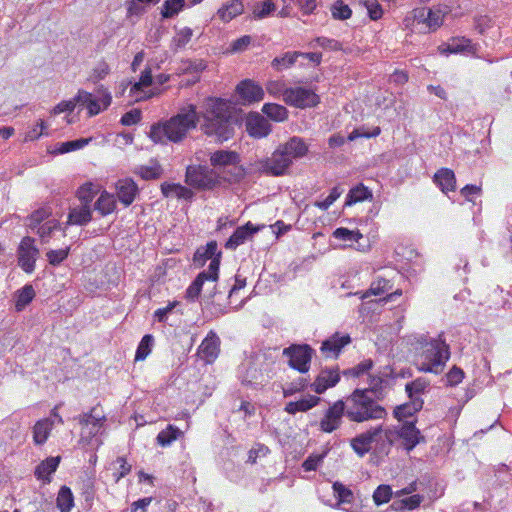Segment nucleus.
I'll return each mask as SVG.
<instances>
[{
	"instance_id": "obj_39",
	"label": "nucleus",
	"mask_w": 512,
	"mask_h": 512,
	"mask_svg": "<svg viewBox=\"0 0 512 512\" xmlns=\"http://www.w3.org/2000/svg\"><path fill=\"white\" fill-rule=\"evenodd\" d=\"M429 386V381L425 378H417L416 380L409 382L405 386V391L411 401L423 400L421 395L425 392Z\"/></svg>"
},
{
	"instance_id": "obj_51",
	"label": "nucleus",
	"mask_w": 512,
	"mask_h": 512,
	"mask_svg": "<svg viewBox=\"0 0 512 512\" xmlns=\"http://www.w3.org/2000/svg\"><path fill=\"white\" fill-rule=\"evenodd\" d=\"M299 56V52H286L283 56L274 58L271 65L278 70L281 68H289L295 64Z\"/></svg>"
},
{
	"instance_id": "obj_28",
	"label": "nucleus",
	"mask_w": 512,
	"mask_h": 512,
	"mask_svg": "<svg viewBox=\"0 0 512 512\" xmlns=\"http://www.w3.org/2000/svg\"><path fill=\"white\" fill-rule=\"evenodd\" d=\"M36 293L31 284H25L14 292L15 311L22 312L35 298Z\"/></svg>"
},
{
	"instance_id": "obj_34",
	"label": "nucleus",
	"mask_w": 512,
	"mask_h": 512,
	"mask_svg": "<svg viewBox=\"0 0 512 512\" xmlns=\"http://www.w3.org/2000/svg\"><path fill=\"white\" fill-rule=\"evenodd\" d=\"M53 422L50 419H42L36 422L33 427V440L36 445L46 442L52 429Z\"/></svg>"
},
{
	"instance_id": "obj_16",
	"label": "nucleus",
	"mask_w": 512,
	"mask_h": 512,
	"mask_svg": "<svg viewBox=\"0 0 512 512\" xmlns=\"http://www.w3.org/2000/svg\"><path fill=\"white\" fill-rule=\"evenodd\" d=\"M219 278L217 277V265L212 264L211 269L201 271L196 278L191 282L185 292V298L190 301H196L201 294L205 281L215 282Z\"/></svg>"
},
{
	"instance_id": "obj_50",
	"label": "nucleus",
	"mask_w": 512,
	"mask_h": 512,
	"mask_svg": "<svg viewBox=\"0 0 512 512\" xmlns=\"http://www.w3.org/2000/svg\"><path fill=\"white\" fill-rule=\"evenodd\" d=\"M69 254H70V246H67L64 249H58V250L50 249L46 253V257H47V260L50 265H52L53 267H57V266L61 265L68 258Z\"/></svg>"
},
{
	"instance_id": "obj_19",
	"label": "nucleus",
	"mask_w": 512,
	"mask_h": 512,
	"mask_svg": "<svg viewBox=\"0 0 512 512\" xmlns=\"http://www.w3.org/2000/svg\"><path fill=\"white\" fill-rule=\"evenodd\" d=\"M350 342L351 338L348 334L341 335L340 333H335L322 342L320 350L327 358H337L343 347Z\"/></svg>"
},
{
	"instance_id": "obj_36",
	"label": "nucleus",
	"mask_w": 512,
	"mask_h": 512,
	"mask_svg": "<svg viewBox=\"0 0 512 512\" xmlns=\"http://www.w3.org/2000/svg\"><path fill=\"white\" fill-rule=\"evenodd\" d=\"M160 0H126L127 17H140L146 13V6L156 5Z\"/></svg>"
},
{
	"instance_id": "obj_3",
	"label": "nucleus",
	"mask_w": 512,
	"mask_h": 512,
	"mask_svg": "<svg viewBox=\"0 0 512 512\" xmlns=\"http://www.w3.org/2000/svg\"><path fill=\"white\" fill-rule=\"evenodd\" d=\"M224 174V150L214 152L210 164L189 165L185 172V183L197 190H212L221 185Z\"/></svg>"
},
{
	"instance_id": "obj_5",
	"label": "nucleus",
	"mask_w": 512,
	"mask_h": 512,
	"mask_svg": "<svg viewBox=\"0 0 512 512\" xmlns=\"http://www.w3.org/2000/svg\"><path fill=\"white\" fill-rule=\"evenodd\" d=\"M384 431L387 446L393 445L398 440L400 447L407 452L412 451L421 442H425L424 436L412 421H405L398 428H387Z\"/></svg>"
},
{
	"instance_id": "obj_17",
	"label": "nucleus",
	"mask_w": 512,
	"mask_h": 512,
	"mask_svg": "<svg viewBox=\"0 0 512 512\" xmlns=\"http://www.w3.org/2000/svg\"><path fill=\"white\" fill-rule=\"evenodd\" d=\"M236 93L245 105L260 102L265 95L263 88L251 79L241 81L236 86Z\"/></svg>"
},
{
	"instance_id": "obj_55",
	"label": "nucleus",
	"mask_w": 512,
	"mask_h": 512,
	"mask_svg": "<svg viewBox=\"0 0 512 512\" xmlns=\"http://www.w3.org/2000/svg\"><path fill=\"white\" fill-rule=\"evenodd\" d=\"M275 10V4L272 0H264L254 6L253 17L263 19L269 16Z\"/></svg>"
},
{
	"instance_id": "obj_22",
	"label": "nucleus",
	"mask_w": 512,
	"mask_h": 512,
	"mask_svg": "<svg viewBox=\"0 0 512 512\" xmlns=\"http://www.w3.org/2000/svg\"><path fill=\"white\" fill-rule=\"evenodd\" d=\"M340 380L337 369H323L312 383L311 387L317 394L324 393L328 388L334 387Z\"/></svg>"
},
{
	"instance_id": "obj_35",
	"label": "nucleus",
	"mask_w": 512,
	"mask_h": 512,
	"mask_svg": "<svg viewBox=\"0 0 512 512\" xmlns=\"http://www.w3.org/2000/svg\"><path fill=\"white\" fill-rule=\"evenodd\" d=\"M56 506L61 512H70L74 506V495L70 487L63 485L60 487L56 499Z\"/></svg>"
},
{
	"instance_id": "obj_46",
	"label": "nucleus",
	"mask_w": 512,
	"mask_h": 512,
	"mask_svg": "<svg viewBox=\"0 0 512 512\" xmlns=\"http://www.w3.org/2000/svg\"><path fill=\"white\" fill-rule=\"evenodd\" d=\"M245 285H246V279L245 278H241L240 275H236V277H235V284L233 285V287L229 291V295H228V299H229L228 305L230 306L231 309L238 310V309H240L245 304L247 298H242L241 301L238 304L233 305L234 298L237 297L239 291L241 289H243L245 287Z\"/></svg>"
},
{
	"instance_id": "obj_57",
	"label": "nucleus",
	"mask_w": 512,
	"mask_h": 512,
	"mask_svg": "<svg viewBox=\"0 0 512 512\" xmlns=\"http://www.w3.org/2000/svg\"><path fill=\"white\" fill-rule=\"evenodd\" d=\"M110 73V67L105 61L99 62L93 69L88 80L97 84L100 80L104 79Z\"/></svg>"
},
{
	"instance_id": "obj_63",
	"label": "nucleus",
	"mask_w": 512,
	"mask_h": 512,
	"mask_svg": "<svg viewBox=\"0 0 512 512\" xmlns=\"http://www.w3.org/2000/svg\"><path fill=\"white\" fill-rule=\"evenodd\" d=\"M252 38L249 35H244L237 40L233 41L230 45V51L232 53H239L245 51L251 44Z\"/></svg>"
},
{
	"instance_id": "obj_7",
	"label": "nucleus",
	"mask_w": 512,
	"mask_h": 512,
	"mask_svg": "<svg viewBox=\"0 0 512 512\" xmlns=\"http://www.w3.org/2000/svg\"><path fill=\"white\" fill-rule=\"evenodd\" d=\"M290 158L277 147L270 157L260 159L252 164V170L271 176H282L291 167Z\"/></svg>"
},
{
	"instance_id": "obj_52",
	"label": "nucleus",
	"mask_w": 512,
	"mask_h": 512,
	"mask_svg": "<svg viewBox=\"0 0 512 512\" xmlns=\"http://www.w3.org/2000/svg\"><path fill=\"white\" fill-rule=\"evenodd\" d=\"M391 289L390 281L385 278H377L372 282L370 289L362 296L366 298L369 295H382Z\"/></svg>"
},
{
	"instance_id": "obj_6",
	"label": "nucleus",
	"mask_w": 512,
	"mask_h": 512,
	"mask_svg": "<svg viewBox=\"0 0 512 512\" xmlns=\"http://www.w3.org/2000/svg\"><path fill=\"white\" fill-rule=\"evenodd\" d=\"M272 364L273 359L270 353L264 351L255 352L244 365L245 375L242 378V382L251 385L261 383L264 374L270 370Z\"/></svg>"
},
{
	"instance_id": "obj_12",
	"label": "nucleus",
	"mask_w": 512,
	"mask_h": 512,
	"mask_svg": "<svg viewBox=\"0 0 512 512\" xmlns=\"http://www.w3.org/2000/svg\"><path fill=\"white\" fill-rule=\"evenodd\" d=\"M312 354L313 349L307 344H293L283 350V355L289 358V366L300 373L309 370Z\"/></svg>"
},
{
	"instance_id": "obj_44",
	"label": "nucleus",
	"mask_w": 512,
	"mask_h": 512,
	"mask_svg": "<svg viewBox=\"0 0 512 512\" xmlns=\"http://www.w3.org/2000/svg\"><path fill=\"white\" fill-rule=\"evenodd\" d=\"M89 139L86 138H78L74 140H68L65 142H59L55 146V153L56 154H65L72 151H76L78 149L83 148L89 143Z\"/></svg>"
},
{
	"instance_id": "obj_4",
	"label": "nucleus",
	"mask_w": 512,
	"mask_h": 512,
	"mask_svg": "<svg viewBox=\"0 0 512 512\" xmlns=\"http://www.w3.org/2000/svg\"><path fill=\"white\" fill-rule=\"evenodd\" d=\"M372 393V389H355L346 397L344 403L347 418L351 422L363 423L386 418V409L372 397Z\"/></svg>"
},
{
	"instance_id": "obj_8",
	"label": "nucleus",
	"mask_w": 512,
	"mask_h": 512,
	"mask_svg": "<svg viewBox=\"0 0 512 512\" xmlns=\"http://www.w3.org/2000/svg\"><path fill=\"white\" fill-rule=\"evenodd\" d=\"M375 443L381 447L386 446L385 431L381 425L373 427L352 438L350 445L359 457H364Z\"/></svg>"
},
{
	"instance_id": "obj_15",
	"label": "nucleus",
	"mask_w": 512,
	"mask_h": 512,
	"mask_svg": "<svg viewBox=\"0 0 512 512\" xmlns=\"http://www.w3.org/2000/svg\"><path fill=\"white\" fill-rule=\"evenodd\" d=\"M245 127L248 135L254 139H263L272 132L269 120L259 112H250L245 118Z\"/></svg>"
},
{
	"instance_id": "obj_59",
	"label": "nucleus",
	"mask_w": 512,
	"mask_h": 512,
	"mask_svg": "<svg viewBox=\"0 0 512 512\" xmlns=\"http://www.w3.org/2000/svg\"><path fill=\"white\" fill-rule=\"evenodd\" d=\"M333 490L338 498V503H351L353 499V493L350 489L346 488L343 484L335 482L333 484Z\"/></svg>"
},
{
	"instance_id": "obj_32",
	"label": "nucleus",
	"mask_w": 512,
	"mask_h": 512,
	"mask_svg": "<svg viewBox=\"0 0 512 512\" xmlns=\"http://www.w3.org/2000/svg\"><path fill=\"white\" fill-rule=\"evenodd\" d=\"M94 210L98 211L102 216H106L116 209V200L113 194L102 191L98 199L94 203Z\"/></svg>"
},
{
	"instance_id": "obj_25",
	"label": "nucleus",
	"mask_w": 512,
	"mask_h": 512,
	"mask_svg": "<svg viewBox=\"0 0 512 512\" xmlns=\"http://www.w3.org/2000/svg\"><path fill=\"white\" fill-rule=\"evenodd\" d=\"M160 188L162 195L166 198L175 196L178 199L191 202L195 197V193L189 187L180 183L163 182Z\"/></svg>"
},
{
	"instance_id": "obj_18",
	"label": "nucleus",
	"mask_w": 512,
	"mask_h": 512,
	"mask_svg": "<svg viewBox=\"0 0 512 512\" xmlns=\"http://www.w3.org/2000/svg\"><path fill=\"white\" fill-rule=\"evenodd\" d=\"M287 158H290V163L293 164L294 160L303 158L309 151V145L306 141L299 136H292L283 144L278 146Z\"/></svg>"
},
{
	"instance_id": "obj_41",
	"label": "nucleus",
	"mask_w": 512,
	"mask_h": 512,
	"mask_svg": "<svg viewBox=\"0 0 512 512\" xmlns=\"http://www.w3.org/2000/svg\"><path fill=\"white\" fill-rule=\"evenodd\" d=\"M97 193L98 189L94 186V184L87 182L77 189L76 196L81 202V205L91 207V203Z\"/></svg>"
},
{
	"instance_id": "obj_43",
	"label": "nucleus",
	"mask_w": 512,
	"mask_h": 512,
	"mask_svg": "<svg viewBox=\"0 0 512 512\" xmlns=\"http://www.w3.org/2000/svg\"><path fill=\"white\" fill-rule=\"evenodd\" d=\"M174 29L177 31V34L175 37L172 38L170 48L174 52H177L179 49L185 47L187 43L191 40L193 36V30L189 27L177 30L176 26H174Z\"/></svg>"
},
{
	"instance_id": "obj_40",
	"label": "nucleus",
	"mask_w": 512,
	"mask_h": 512,
	"mask_svg": "<svg viewBox=\"0 0 512 512\" xmlns=\"http://www.w3.org/2000/svg\"><path fill=\"white\" fill-rule=\"evenodd\" d=\"M186 7L185 0H165L161 9L163 19H172Z\"/></svg>"
},
{
	"instance_id": "obj_48",
	"label": "nucleus",
	"mask_w": 512,
	"mask_h": 512,
	"mask_svg": "<svg viewBox=\"0 0 512 512\" xmlns=\"http://www.w3.org/2000/svg\"><path fill=\"white\" fill-rule=\"evenodd\" d=\"M333 237L348 242L349 246H352L353 243H358L359 240L363 238V235L358 230H349L344 227H339L334 230Z\"/></svg>"
},
{
	"instance_id": "obj_11",
	"label": "nucleus",
	"mask_w": 512,
	"mask_h": 512,
	"mask_svg": "<svg viewBox=\"0 0 512 512\" xmlns=\"http://www.w3.org/2000/svg\"><path fill=\"white\" fill-rule=\"evenodd\" d=\"M284 101L286 104L296 108L315 107L319 101V96L309 88L291 87L284 91Z\"/></svg>"
},
{
	"instance_id": "obj_13",
	"label": "nucleus",
	"mask_w": 512,
	"mask_h": 512,
	"mask_svg": "<svg viewBox=\"0 0 512 512\" xmlns=\"http://www.w3.org/2000/svg\"><path fill=\"white\" fill-rule=\"evenodd\" d=\"M343 416L347 417L344 400H337L324 412L319 422V429L325 433H332L342 424Z\"/></svg>"
},
{
	"instance_id": "obj_61",
	"label": "nucleus",
	"mask_w": 512,
	"mask_h": 512,
	"mask_svg": "<svg viewBox=\"0 0 512 512\" xmlns=\"http://www.w3.org/2000/svg\"><path fill=\"white\" fill-rule=\"evenodd\" d=\"M142 118V112L140 109H131L122 115L120 123L124 126H131L139 123Z\"/></svg>"
},
{
	"instance_id": "obj_26",
	"label": "nucleus",
	"mask_w": 512,
	"mask_h": 512,
	"mask_svg": "<svg viewBox=\"0 0 512 512\" xmlns=\"http://www.w3.org/2000/svg\"><path fill=\"white\" fill-rule=\"evenodd\" d=\"M138 192V186L132 179L125 180L117 186L118 199L126 207L133 203Z\"/></svg>"
},
{
	"instance_id": "obj_49",
	"label": "nucleus",
	"mask_w": 512,
	"mask_h": 512,
	"mask_svg": "<svg viewBox=\"0 0 512 512\" xmlns=\"http://www.w3.org/2000/svg\"><path fill=\"white\" fill-rule=\"evenodd\" d=\"M98 410V407H93L89 412L80 415V424H92L93 426L102 425V423L106 421V417L103 413L99 412Z\"/></svg>"
},
{
	"instance_id": "obj_21",
	"label": "nucleus",
	"mask_w": 512,
	"mask_h": 512,
	"mask_svg": "<svg viewBox=\"0 0 512 512\" xmlns=\"http://www.w3.org/2000/svg\"><path fill=\"white\" fill-rule=\"evenodd\" d=\"M246 170L240 164V156L233 151H226V182H238L244 178Z\"/></svg>"
},
{
	"instance_id": "obj_53",
	"label": "nucleus",
	"mask_w": 512,
	"mask_h": 512,
	"mask_svg": "<svg viewBox=\"0 0 512 512\" xmlns=\"http://www.w3.org/2000/svg\"><path fill=\"white\" fill-rule=\"evenodd\" d=\"M310 47L315 48L317 46L331 51H339L342 50V44L332 38L327 37H317L312 42H310Z\"/></svg>"
},
{
	"instance_id": "obj_56",
	"label": "nucleus",
	"mask_w": 512,
	"mask_h": 512,
	"mask_svg": "<svg viewBox=\"0 0 512 512\" xmlns=\"http://www.w3.org/2000/svg\"><path fill=\"white\" fill-rule=\"evenodd\" d=\"M392 497V489L389 485H380L373 493V501L377 506L388 503Z\"/></svg>"
},
{
	"instance_id": "obj_2",
	"label": "nucleus",
	"mask_w": 512,
	"mask_h": 512,
	"mask_svg": "<svg viewBox=\"0 0 512 512\" xmlns=\"http://www.w3.org/2000/svg\"><path fill=\"white\" fill-rule=\"evenodd\" d=\"M420 350L416 354L415 365L420 372L440 374L450 358V348L439 334L436 338L421 336Z\"/></svg>"
},
{
	"instance_id": "obj_1",
	"label": "nucleus",
	"mask_w": 512,
	"mask_h": 512,
	"mask_svg": "<svg viewBox=\"0 0 512 512\" xmlns=\"http://www.w3.org/2000/svg\"><path fill=\"white\" fill-rule=\"evenodd\" d=\"M201 112L193 104L183 107L180 112L169 120L154 123L150 127L149 137L154 143L166 144L167 141H182L189 130L196 128L200 117L201 126L208 136H215L217 142L224 141V98L208 97L205 99Z\"/></svg>"
},
{
	"instance_id": "obj_45",
	"label": "nucleus",
	"mask_w": 512,
	"mask_h": 512,
	"mask_svg": "<svg viewBox=\"0 0 512 512\" xmlns=\"http://www.w3.org/2000/svg\"><path fill=\"white\" fill-rule=\"evenodd\" d=\"M154 345V336L152 334H145L138 344L135 353V361H143L151 353Z\"/></svg>"
},
{
	"instance_id": "obj_31",
	"label": "nucleus",
	"mask_w": 512,
	"mask_h": 512,
	"mask_svg": "<svg viewBox=\"0 0 512 512\" xmlns=\"http://www.w3.org/2000/svg\"><path fill=\"white\" fill-rule=\"evenodd\" d=\"M255 231L256 230L251 227L250 223L236 228L233 234L226 241V248H237L251 237Z\"/></svg>"
},
{
	"instance_id": "obj_29",
	"label": "nucleus",
	"mask_w": 512,
	"mask_h": 512,
	"mask_svg": "<svg viewBox=\"0 0 512 512\" xmlns=\"http://www.w3.org/2000/svg\"><path fill=\"white\" fill-rule=\"evenodd\" d=\"M434 182L444 193L454 191L456 188L455 174L448 168L438 170L434 175Z\"/></svg>"
},
{
	"instance_id": "obj_47",
	"label": "nucleus",
	"mask_w": 512,
	"mask_h": 512,
	"mask_svg": "<svg viewBox=\"0 0 512 512\" xmlns=\"http://www.w3.org/2000/svg\"><path fill=\"white\" fill-rule=\"evenodd\" d=\"M134 173L144 180H156L162 177L163 168L159 163L155 162L153 166L138 167Z\"/></svg>"
},
{
	"instance_id": "obj_38",
	"label": "nucleus",
	"mask_w": 512,
	"mask_h": 512,
	"mask_svg": "<svg viewBox=\"0 0 512 512\" xmlns=\"http://www.w3.org/2000/svg\"><path fill=\"white\" fill-rule=\"evenodd\" d=\"M423 406V400H418L416 398L415 401H411L409 403L402 404L400 406H397L394 409V416L399 421H402L403 419L407 417L413 416L416 412L422 409Z\"/></svg>"
},
{
	"instance_id": "obj_58",
	"label": "nucleus",
	"mask_w": 512,
	"mask_h": 512,
	"mask_svg": "<svg viewBox=\"0 0 512 512\" xmlns=\"http://www.w3.org/2000/svg\"><path fill=\"white\" fill-rule=\"evenodd\" d=\"M470 41L468 39H454L442 48V53H459L465 51L469 47Z\"/></svg>"
},
{
	"instance_id": "obj_42",
	"label": "nucleus",
	"mask_w": 512,
	"mask_h": 512,
	"mask_svg": "<svg viewBox=\"0 0 512 512\" xmlns=\"http://www.w3.org/2000/svg\"><path fill=\"white\" fill-rule=\"evenodd\" d=\"M182 434L181 430L169 424L166 429L160 431L156 437L157 444L162 447L169 446L173 441L177 440Z\"/></svg>"
},
{
	"instance_id": "obj_62",
	"label": "nucleus",
	"mask_w": 512,
	"mask_h": 512,
	"mask_svg": "<svg viewBox=\"0 0 512 512\" xmlns=\"http://www.w3.org/2000/svg\"><path fill=\"white\" fill-rule=\"evenodd\" d=\"M116 463L119 464V469L117 472L113 473L115 478V482L118 483L120 479L124 478L131 472L132 466L127 463L126 459L122 456L117 457Z\"/></svg>"
},
{
	"instance_id": "obj_14",
	"label": "nucleus",
	"mask_w": 512,
	"mask_h": 512,
	"mask_svg": "<svg viewBox=\"0 0 512 512\" xmlns=\"http://www.w3.org/2000/svg\"><path fill=\"white\" fill-rule=\"evenodd\" d=\"M222 252L218 250L217 241L211 240L205 246H200L194 253L193 262L198 268L203 267L207 261H210L208 269H211L212 264L217 265V277L219 278V269L221 264Z\"/></svg>"
},
{
	"instance_id": "obj_23",
	"label": "nucleus",
	"mask_w": 512,
	"mask_h": 512,
	"mask_svg": "<svg viewBox=\"0 0 512 512\" xmlns=\"http://www.w3.org/2000/svg\"><path fill=\"white\" fill-rule=\"evenodd\" d=\"M446 13V7L435 6L417 11L415 17L424 21L430 29L435 30L441 26Z\"/></svg>"
},
{
	"instance_id": "obj_10",
	"label": "nucleus",
	"mask_w": 512,
	"mask_h": 512,
	"mask_svg": "<svg viewBox=\"0 0 512 512\" xmlns=\"http://www.w3.org/2000/svg\"><path fill=\"white\" fill-rule=\"evenodd\" d=\"M35 241V238L25 236L22 238L17 248L18 266L28 274L35 270L36 260L40 254V250L35 245Z\"/></svg>"
},
{
	"instance_id": "obj_20",
	"label": "nucleus",
	"mask_w": 512,
	"mask_h": 512,
	"mask_svg": "<svg viewBox=\"0 0 512 512\" xmlns=\"http://www.w3.org/2000/svg\"><path fill=\"white\" fill-rule=\"evenodd\" d=\"M61 462V456H50L41 461L34 470L36 479L41 480L43 484H50L52 474L56 472Z\"/></svg>"
},
{
	"instance_id": "obj_37",
	"label": "nucleus",
	"mask_w": 512,
	"mask_h": 512,
	"mask_svg": "<svg viewBox=\"0 0 512 512\" xmlns=\"http://www.w3.org/2000/svg\"><path fill=\"white\" fill-rule=\"evenodd\" d=\"M372 197V192L363 184H359L350 189L346 197L345 205L352 206L357 202L368 200Z\"/></svg>"
},
{
	"instance_id": "obj_9",
	"label": "nucleus",
	"mask_w": 512,
	"mask_h": 512,
	"mask_svg": "<svg viewBox=\"0 0 512 512\" xmlns=\"http://www.w3.org/2000/svg\"><path fill=\"white\" fill-rule=\"evenodd\" d=\"M98 93L100 98H96L92 93L85 90H79L75 96V101L88 109L89 116L98 115L111 104L112 96L103 85L98 87Z\"/></svg>"
},
{
	"instance_id": "obj_60",
	"label": "nucleus",
	"mask_w": 512,
	"mask_h": 512,
	"mask_svg": "<svg viewBox=\"0 0 512 512\" xmlns=\"http://www.w3.org/2000/svg\"><path fill=\"white\" fill-rule=\"evenodd\" d=\"M343 193V189L339 187H334L330 194L323 201H316L315 206L320 208L321 210H327Z\"/></svg>"
},
{
	"instance_id": "obj_30",
	"label": "nucleus",
	"mask_w": 512,
	"mask_h": 512,
	"mask_svg": "<svg viewBox=\"0 0 512 512\" xmlns=\"http://www.w3.org/2000/svg\"><path fill=\"white\" fill-rule=\"evenodd\" d=\"M320 401V398L313 395H308L299 401L288 402L285 406V411L289 414H296L297 412H305L315 407Z\"/></svg>"
},
{
	"instance_id": "obj_27",
	"label": "nucleus",
	"mask_w": 512,
	"mask_h": 512,
	"mask_svg": "<svg viewBox=\"0 0 512 512\" xmlns=\"http://www.w3.org/2000/svg\"><path fill=\"white\" fill-rule=\"evenodd\" d=\"M92 220V208L81 205L71 208L68 213L67 225L85 226Z\"/></svg>"
},
{
	"instance_id": "obj_54",
	"label": "nucleus",
	"mask_w": 512,
	"mask_h": 512,
	"mask_svg": "<svg viewBox=\"0 0 512 512\" xmlns=\"http://www.w3.org/2000/svg\"><path fill=\"white\" fill-rule=\"evenodd\" d=\"M331 13L334 19L346 20L352 15V10L342 0H337L331 6Z\"/></svg>"
},
{
	"instance_id": "obj_24",
	"label": "nucleus",
	"mask_w": 512,
	"mask_h": 512,
	"mask_svg": "<svg viewBox=\"0 0 512 512\" xmlns=\"http://www.w3.org/2000/svg\"><path fill=\"white\" fill-rule=\"evenodd\" d=\"M220 352V339L212 331L208 333L199 346V353L207 363H212Z\"/></svg>"
},
{
	"instance_id": "obj_64",
	"label": "nucleus",
	"mask_w": 512,
	"mask_h": 512,
	"mask_svg": "<svg viewBox=\"0 0 512 512\" xmlns=\"http://www.w3.org/2000/svg\"><path fill=\"white\" fill-rule=\"evenodd\" d=\"M205 68V64L202 61L185 60L182 62V72L193 73L198 75Z\"/></svg>"
},
{
	"instance_id": "obj_33",
	"label": "nucleus",
	"mask_w": 512,
	"mask_h": 512,
	"mask_svg": "<svg viewBox=\"0 0 512 512\" xmlns=\"http://www.w3.org/2000/svg\"><path fill=\"white\" fill-rule=\"evenodd\" d=\"M262 114L266 115L267 119L274 122H284L287 120L289 112L286 107L276 103H265L262 106Z\"/></svg>"
}]
</instances>
